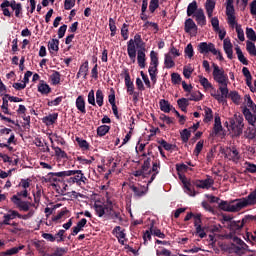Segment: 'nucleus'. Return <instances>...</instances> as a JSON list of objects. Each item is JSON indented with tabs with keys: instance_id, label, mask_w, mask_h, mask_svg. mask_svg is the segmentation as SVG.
<instances>
[{
	"instance_id": "nucleus-4",
	"label": "nucleus",
	"mask_w": 256,
	"mask_h": 256,
	"mask_svg": "<svg viewBox=\"0 0 256 256\" xmlns=\"http://www.w3.org/2000/svg\"><path fill=\"white\" fill-rule=\"evenodd\" d=\"M198 51L199 53H201V55H207V53H213L214 55H217V49L215 48V44L213 43H199Z\"/></svg>"
},
{
	"instance_id": "nucleus-2",
	"label": "nucleus",
	"mask_w": 256,
	"mask_h": 256,
	"mask_svg": "<svg viewBox=\"0 0 256 256\" xmlns=\"http://www.w3.org/2000/svg\"><path fill=\"white\" fill-rule=\"evenodd\" d=\"M8 7H11L12 11L15 12V17L18 19L23 17V6L21 3H17L15 0H3L0 4V9L4 17H11V11H9Z\"/></svg>"
},
{
	"instance_id": "nucleus-6",
	"label": "nucleus",
	"mask_w": 256,
	"mask_h": 256,
	"mask_svg": "<svg viewBox=\"0 0 256 256\" xmlns=\"http://www.w3.org/2000/svg\"><path fill=\"white\" fill-rule=\"evenodd\" d=\"M194 17H195L198 25H200L201 27L207 25V19L205 18V12L203 11L202 8H199L196 11V13L194 14Z\"/></svg>"
},
{
	"instance_id": "nucleus-44",
	"label": "nucleus",
	"mask_w": 256,
	"mask_h": 256,
	"mask_svg": "<svg viewBox=\"0 0 256 256\" xmlns=\"http://www.w3.org/2000/svg\"><path fill=\"white\" fill-rule=\"evenodd\" d=\"M177 105H178L179 109H181V107H189V99L180 98L177 100Z\"/></svg>"
},
{
	"instance_id": "nucleus-40",
	"label": "nucleus",
	"mask_w": 256,
	"mask_h": 256,
	"mask_svg": "<svg viewBox=\"0 0 256 256\" xmlns=\"http://www.w3.org/2000/svg\"><path fill=\"white\" fill-rule=\"evenodd\" d=\"M247 106L253 111L254 115L256 113V103L253 102V100L251 99V96H247Z\"/></svg>"
},
{
	"instance_id": "nucleus-13",
	"label": "nucleus",
	"mask_w": 256,
	"mask_h": 256,
	"mask_svg": "<svg viewBox=\"0 0 256 256\" xmlns=\"http://www.w3.org/2000/svg\"><path fill=\"white\" fill-rule=\"evenodd\" d=\"M38 91L42 95H49V93H51V87L49 86V84L45 83L44 80H41L38 84Z\"/></svg>"
},
{
	"instance_id": "nucleus-46",
	"label": "nucleus",
	"mask_w": 256,
	"mask_h": 256,
	"mask_svg": "<svg viewBox=\"0 0 256 256\" xmlns=\"http://www.w3.org/2000/svg\"><path fill=\"white\" fill-rule=\"evenodd\" d=\"M167 55H173V57H181V53L179 52V50H177V48H175V46H173V44L170 47L169 53Z\"/></svg>"
},
{
	"instance_id": "nucleus-49",
	"label": "nucleus",
	"mask_w": 256,
	"mask_h": 256,
	"mask_svg": "<svg viewBox=\"0 0 256 256\" xmlns=\"http://www.w3.org/2000/svg\"><path fill=\"white\" fill-rule=\"evenodd\" d=\"M211 25H212L214 31H219V29H220L219 28V18L213 17L211 19Z\"/></svg>"
},
{
	"instance_id": "nucleus-56",
	"label": "nucleus",
	"mask_w": 256,
	"mask_h": 256,
	"mask_svg": "<svg viewBox=\"0 0 256 256\" xmlns=\"http://www.w3.org/2000/svg\"><path fill=\"white\" fill-rule=\"evenodd\" d=\"M19 39L15 38L13 41H12V51L13 53H17V51H19Z\"/></svg>"
},
{
	"instance_id": "nucleus-64",
	"label": "nucleus",
	"mask_w": 256,
	"mask_h": 256,
	"mask_svg": "<svg viewBox=\"0 0 256 256\" xmlns=\"http://www.w3.org/2000/svg\"><path fill=\"white\" fill-rule=\"evenodd\" d=\"M32 75H33V72H31V71H27L24 74L23 83H25V85H27V83H29V77H31Z\"/></svg>"
},
{
	"instance_id": "nucleus-16",
	"label": "nucleus",
	"mask_w": 256,
	"mask_h": 256,
	"mask_svg": "<svg viewBox=\"0 0 256 256\" xmlns=\"http://www.w3.org/2000/svg\"><path fill=\"white\" fill-rule=\"evenodd\" d=\"M59 117L58 113H52L48 116L43 118V123H45L47 126L53 125L55 121H57V118Z\"/></svg>"
},
{
	"instance_id": "nucleus-29",
	"label": "nucleus",
	"mask_w": 256,
	"mask_h": 256,
	"mask_svg": "<svg viewBox=\"0 0 256 256\" xmlns=\"http://www.w3.org/2000/svg\"><path fill=\"white\" fill-rule=\"evenodd\" d=\"M184 53L189 59H192V57L195 55V51L193 50V44L189 43L185 47Z\"/></svg>"
},
{
	"instance_id": "nucleus-62",
	"label": "nucleus",
	"mask_w": 256,
	"mask_h": 256,
	"mask_svg": "<svg viewBox=\"0 0 256 256\" xmlns=\"http://www.w3.org/2000/svg\"><path fill=\"white\" fill-rule=\"evenodd\" d=\"M226 15H235V6H226Z\"/></svg>"
},
{
	"instance_id": "nucleus-59",
	"label": "nucleus",
	"mask_w": 256,
	"mask_h": 256,
	"mask_svg": "<svg viewBox=\"0 0 256 256\" xmlns=\"http://www.w3.org/2000/svg\"><path fill=\"white\" fill-rule=\"evenodd\" d=\"M182 87L186 93H191V91L193 90V86L191 84L188 85L185 81H182Z\"/></svg>"
},
{
	"instance_id": "nucleus-20",
	"label": "nucleus",
	"mask_w": 256,
	"mask_h": 256,
	"mask_svg": "<svg viewBox=\"0 0 256 256\" xmlns=\"http://www.w3.org/2000/svg\"><path fill=\"white\" fill-rule=\"evenodd\" d=\"M246 51H248L251 57H256V46L255 42H251L249 40L246 41Z\"/></svg>"
},
{
	"instance_id": "nucleus-26",
	"label": "nucleus",
	"mask_w": 256,
	"mask_h": 256,
	"mask_svg": "<svg viewBox=\"0 0 256 256\" xmlns=\"http://www.w3.org/2000/svg\"><path fill=\"white\" fill-rule=\"evenodd\" d=\"M246 37L247 39H249V41L255 43L256 41V33L255 30H253V28H246Z\"/></svg>"
},
{
	"instance_id": "nucleus-42",
	"label": "nucleus",
	"mask_w": 256,
	"mask_h": 256,
	"mask_svg": "<svg viewBox=\"0 0 256 256\" xmlns=\"http://www.w3.org/2000/svg\"><path fill=\"white\" fill-rule=\"evenodd\" d=\"M75 1L76 0H65L64 1V9L66 11H70V9H73V7H75Z\"/></svg>"
},
{
	"instance_id": "nucleus-19",
	"label": "nucleus",
	"mask_w": 256,
	"mask_h": 256,
	"mask_svg": "<svg viewBox=\"0 0 256 256\" xmlns=\"http://www.w3.org/2000/svg\"><path fill=\"white\" fill-rule=\"evenodd\" d=\"M227 97H229L231 99V101H233V103L235 105H240L241 104V95H239V92L237 91H231Z\"/></svg>"
},
{
	"instance_id": "nucleus-63",
	"label": "nucleus",
	"mask_w": 256,
	"mask_h": 256,
	"mask_svg": "<svg viewBox=\"0 0 256 256\" xmlns=\"http://www.w3.org/2000/svg\"><path fill=\"white\" fill-rule=\"evenodd\" d=\"M250 13L251 15H256V0L250 3Z\"/></svg>"
},
{
	"instance_id": "nucleus-7",
	"label": "nucleus",
	"mask_w": 256,
	"mask_h": 256,
	"mask_svg": "<svg viewBox=\"0 0 256 256\" xmlns=\"http://www.w3.org/2000/svg\"><path fill=\"white\" fill-rule=\"evenodd\" d=\"M243 115L246 121H248L249 125H252V127H256V116L255 114L251 113V110H249V108L245 107L243 109Z\"/></svg>"
},
{
	"instance_id": "nucleus-11",
	"label": "nucleus",
	"mask_w": 256,
	"mask_h": 256,
	"mask_svg": "<svg viewBox=\"0 0 256 256\" xmlns=\"http://www.w3.org/2000/svg\"><path fill=\"white\" fill-rule=\"evenodd\" d=\"M157 67H159V56H158L157 52L152 50L150 52V66H149V68L157 69Z\"/></svg>"
},
{
	"instance_id": "nucleus-53",
	"label": "nucleus",
	"mask_w": 256,
	"mask_h": 256,
	"mask_svg": "<svg viewBox=\"0 0 256 256\" xmlns=\"http://www.w3.org/2000/svg\"><path fill=\"white\" fill-rule=\"evenodd\" d=\"M12 87H13L14 89H16V91H22V89H25V87H27V84H25L24 82H23V83H18V82H16V83H14V84L12 85Z\"/></svg>"
},
{
	"instance_id": "nucleus-27",
	"label": "nucleus",
	"mask_w": 256,
	"mask_h": 256,
	"mask_svg": "<svg viewBox=\"0 0 256 256\" xmlns=\"http://www.w3.org/2000/svg\"><path fill=\"white\" fill-rule=\"evenodd\" d=\"M199 79L200 84L202 85V87H204V89H214L213 84H211L207 78L199 76Z\"/></svg>"
},
{
	"instance_id": "nucleus-31",
	"label": "nucleus",
	"mask_w": 256,
	"mask_h": 256,
	"mask_svg": "<svg viewBox=\"0 0 256 256\" xmlns=\"http://www.w3.org/2000/svg\"><path fill=\"white\" fill-rule=\"evenodd\" d=\"M48 49L52 51H59V39H52L48 43Z\"/></svg>"
},
{
	"instance_id": "nucleus-5",
	"label": "nucleus",
	"mask_w": 256,
	"mask_h": 256,
	"mask_svg": "<svg viewBox=\"0 0 256 256\" xmlns=\"http://www.w3.org/2000/svg\"><path fill=\"white\" fill-rule=\"evenodd\" d=\"M229 125L231 129H243V127H245V124H243L242 116L237 115H235L233 119L229 120Z\"/></svg>"
},
{
	"instance_id": "nucleus-52",
	"label": "nucleus",
	"mask_w": 256,
	"mask_h": 256,
	"mask_svg": "<svg viewBox=\"0 0 256 256\" xmlns=\"http://www.w3.org/2000/svg\"><path fill=\"white\" fill-rule=\"evenodd\" d=\"M98 65L95 64L91 70V77L92 79H99V70L97 69Z\"/></svg>"
},
{
	"instance_id": "nucleus-3",
	"label": "nucleus",
	"mask_w": 256,
	"mask_h": 256,
	"mask_svg": "<svg viewBox=\"0 0 256 256\" xmlns=\"http://www.w3.org/2000/svg\"><path fill=\"white\" fill-rule=\"evenodd\" d=\"M143 41V38H141L140 34H136L134 36V39H130L127 42V53L129 59L132 61V63H135L137 59V48L135 47L136 43H141Z\"/></svg>"
},
{
	"instance_id": "nucleus-60",
	"label": "nucleus",
	"mask_w": 256,
	"mask_h": 256,
	"mask_svg": "<svg viewBox=\"0 0 256 256\" xmlns=\"http://www.w3.org/2000/svg\"><path fill=\"white\" fill-rule=\"evenodd\" d=\"M77 29H79V22H74L70 27H69V33H76Z\"/></svg>"
},
{
	"instance_id": "nucleus-1",
	"label": "nucleus",
	"mask_w": 256,
	"mask_h": 256,
	"mask_svg": "<svg viewBox=\"0 0 256 256\" xmlns=\"http://www.w3.org/2000/svg\"><path fill=\"white\" fill-rule=\"evenodd\" d=\"M213 67V77L214 81L218 83L219 91L221 94L217 93L215 90L211 92V97H214L218 103H225V99H227V95H229V88H227V81H229V76L225 74V70L223 68H219V66L215 63L212 64Z\"/></svg>"
},
{
	"instance_id": "nucleus-55",
	"label": "nucleus",
	"mask_w": 256,
	"mask_h": 256,
	"mask_svg": "<svg viewBox=\"0 0 256 256\" xmlns=\"http://www.w3.org/2000/svg\"><path fill=\"white\" fill-rule=\"evenodd\" d=\"M0 95L3 97V95H7V86L3 83V81L0 79Z\"/></svg>"
},
{
	"instance_id": "nucleus-47",
	"label": "nucleus",
	"mask_w": 256,
	"mask_h": 256,
	"mask_svg": "<svg viewBox=\"0 0 256 256\" xmlns=\"http://www.w3.org/2000/svg\"><path fill=\"white\" fill-rule=\"evenodd\" d=\"M227 17H228V24L230 25V27H232V29L233 27H237L238 24H237V21L235 20L236 19L235 14L229 15Z\"/></svg>"
},
{
	"instance_id": "nucleus-24",
	"label": "nucleus",
	"mask_w": 256,
	"mask_h": 256,
	"mask_svg": "<svg viewBox=\"0 0 256 256\" xmlns=\"http://www.w3.org/2000/svg\"><path fill=\"white\" fill-rule=\"evenodd\" d=\"M109 29L111 31L110 37H115L117 35V25L113 18H109Z\"/></svg>"
},
{
	"instance_id": "nucleus-28",
	"label": "nucleus",
	"mask_w": 256,
	"mask_h": 256,
	"mask_svg": "<svg viewBox=\"0 0 256 256\" xmlns=\"http://www.w3.org/2000/svg\"><path fill=\"white\" fill-rule=\"evenodd\" d=\"M171 81L173 85H181V81H183V78H181V75L179 73L173 72L171 74Z\"/></svg>"
},
{
	"instance_id": "nucleus-45",
	"label": "nucleus",
	"mask_w": 256,
	"mask_h": 256,
	"mask_svg": "<svg viewBox=\"0 0 256 256\" xmlns=\"http://www.w3.org/2000/svg\"><path fill=\"white\" fill-rule=\"evenodd\" d=\"M65 33H67V24L60 26L58 29V38L63 39V37H65Z\"/></svg>"
},
{
	"instance_id": "nucleus-38",
	"label": "nucleus",
	"mask_w": 256,
	"mask_h": 256,
	"mask_svg": "<svg viewBox=\"0 0 256 256\" xmlns=\"http://www.w3.org/2000/svg\"><path fill=\"white\" fill-rule=\"evenodd\" d=\"M62 101H63V97L59 96L52 101H48L47 105L48 107H57V105H61Z\"/></svg>"
},
{
	"instance_id": "nucleus-39",
	"label": "nucleus",
	"mask_w": 256,
	"mask_h": 256,
	"mask_svg": "<svg viewBox=\"0 0 256 256\" xmlns=\"http://www.w3.org/2000/svg\"><path fill=\"white\" fill-rule=\"evenodd\" d=\"M213 119V110L211 108H206L205 109V118L204 121L206 123H209Z\"/></svg>"
},
{
	"instance_id": "nucleus-25",
	"label": "nucleus",
	"mask_w": 256,
	"mask_h": 256,
	"mask_svg": "<svg viewBox=\"0 0 256 256\" xmlns=\"http://www.w3.org/2000/svg\"><path fill=\"white\" fill-rule=\"evenodd\" d=\"M1 109L5 115H11V112H9V100L5 96L2 98Z\"/></svg>"
},
{
	"instance_id": "nucleus-36",
	"label": "nucleus",
	"mask_w": 256,
	"mask_h": 256,
	"mask_svg": "<svg viewBox=\"0 0 256 256\" xmlns=\"http://www.w3.org/2000/svg\"><path fill=\"white\" fill-rule=\"evenodd\" d=\"M159 9V0H150L149 11L155 13V10Z\"/></svg>"
},
{
	"instance_id": "nucleus-48",
	"label": "nucleus",
	"mask_w": 256,
	"mask_h": 256,
	"mask_svg": "<svg viewBox=\"0 0 256 256\" xmlns=\"http://www.w3.org/2000/svg\"><path fill=\"white\" fill-rule=\"evenodd\" d=\"M124 81H125L126 87H131V86L135 85V84H133V81H131V75H129V72L125 73Z\"/></svg>"
},
{
	"instance_id": "nucleus-17",
	"label": "nucleus",
	"mask_w": 256,
	"mask_h": 256,
	"mask_svg": "<svg viewBox=\"0 0 256 256\" xmlns=\"http://www.w3.org/2000/svg\"><path fill=\"white\" fill-rule=\"evenodd\" d=\"M235 51L240 63H242V65H249V60H247V58H245V55H243V51L241 50V47L237 46L235 48Z\"/></svg>"
},
{
	"instance_id": "nucleus-41",
	"label": "nucleus",
	"mask_w": 256,
	"mask_h": 256,
	"mask_svg": "<svg viewBox=\"0 0 256 256\" xmlns=\"http://www.w3.org/2000/svg\"><path fill=\"white\" fill-rule=\"evenodd\" d=\"M4 97H7L8 101H10L11 103H21L23 101V98L11 96L9 94H4Z\"/></svg>"
},
{
	"instance_id": "nucleus-14",
	"label": "nucleus",
	"mask_w": 256,
	"mask_h": 256,
	"mask_svg": "<svg viewBox=\"0 0 256 256\" xmlns=\"http://www.w3.org/2000/svg\"><path fill=\"white\" fill-rule=\"evenodd\" d=\"M159 105L160 110L163 111V113H170V111L173 110V106L165 99H161Z\"/></svg>"
},
{
	"instance_id": "nucleus-9",
	"label": "nucleus",
	"mask_w": 256,
	"mask_h": 256,
	"mask_svg": "<svg viewBox=\"0 0 256 256\" xmlns=\"http://www.w3.org/2000/svg\"><path fill=\"white\" fill-rule=\"evenodd\" d=\"M147 58L145 55V51L138 50L137 51V63L140 69H145Z\"/></svg>"
},
{
	"instance_id": "nucleus-61",
	"label": "nucleus",
	"mask_w": 256,
	"mask_h": 256,
	"mask_svg": "<svg viewBox=\"0 0 256 256\" xmlns=\"http://www.w3.org/2000/svg\"><path fill=\"white\" fill-rule=\"evenodd\" d=\"M242 73L246 79H251L253 76L251 75V72L249 71V68L243 67Z\"/></svg>"
},
{
	"instance_id": "nucleus-8",
	"label": "nucleus",
	"mask_w": 256,
	"mask_h": 256,
	"mask_svg": "<svg viewBox=\"0 0 256 256\" xmlns=\"http://www.w3.org/2000/svg\"><path fill=\"white\" fill-rule=\"evenodd\" d=\"M86 102L85 97L83 95H80L76 98V109L82 113V115H85L87 113V109L85 108Z\"/></svg>"
},
{
	"instance_id": "nucleus-51",
	"label": "nucleus",
	"mask_w": 256,
	"mask_h": 256,
	"mask_svg": "<svg viewBox=\"0 0 256 256\" xmlns=\"http://www.w3.org/2000/svg\"><path fill=\"white\" fill-rule=\"evenodd\" d=\"M160 119H162V121H164V123H167L168 125H171V123H173V121H175V118L169 117L167 115L162 114L160 116Z\"/></svg>"
},
{
	"instance_id": "nucleus-34",
	"label": "nucleus",
	"mask_w": 256,
	"mask_h": 256,
	"mask_svg": "<svg viewBox=\"0 0 256 256\" xmlns=\"http://www.w3.org/2000/svg\"><path fill=\"white\" fill-rule=\"evenodd\" d=\"M79 72L87 77V73L89 72V61H85L79 68Z\"/></svg>"
},
{
	"instance_id": "nucleus-15",
	"label": "nucleus",
	"mask_w": 256,
	"mask_h": 256,
	"mask_svg": "<svg viewBox=\"0 0 256 256\" xmlns=\"http://www.w3.org/2000/svg\"><path fill=\"white\" fill-rule=\"evenodd\" d=\"M205 9L209 19H211L213 17V11H215V1L206 0Z\"/></svg>"
},
{
	"instance_id": "nucleus-30",
	"label": "nucleus",
	"mask_w": 256,
	"mask_h": 256,
	"mask_svg": "<svg viewBox=\"0 0 256 256\" xmlns=\"http://www.w3.org/2000/svg\"><path fill=\"white\" fill-rule=\"evenodd\" d=\"M235 29H236V33L238 35L239 41H245V32L243 31L241 24H236Z\"/></svg>"
},
{
	"instance_id": "nucleus-35",
	"label": "nucleus",
	"mask_w": 256,
	"mask_h": 256,
	"mask_svg": "<svg viewBox=\"0 0 256 256\" xmlns=\"http://www.w3.org/2000/svg\"><path fill=\"white\" fill-rule=\"evenodd\" d=\"M88 103L89 105H93V107L97 106V103L95 102V90H90L88 93Z\"/></svg>"
},
{
	"instance_id": "nucleus-54",
	"label": "nucleus",
	"mask_w": 256,
	"mask_h": 256,
	"mask_svg": "<svg viewBox=\"0 0 256 256\" xmlns=\"http://www.w3.org/2000/svg\"><path fill=\"white\" fill-rule=\"evenodd\" d=\"M136 86L138 91H145V85L143 84V80H141V78L136 79Z\"/></svg>"
},
{
	"instance_id": "nucleus-32",
	"label": "nucleus",
	"mask_w": 256,
	"mask_h": 256,
	"mask_svg": "<svg viewBox=\"0 0 256 256\" xmlns=\"http://www.w3.org/2000/svg\"><path fill=\"white\" fill-rule=\"evenodd\" d=\"M121 35L124 39V41H127L129 39V24H123L121 28Z\"/></svg>"
},
{
	"instance_id": "nucleus-10",
	"label": "nucleus",
	"mask_w": 256,
	"mask_h": 256,
	"mask_svg": "<svg viewBox=\"0 0 256 256\" xmlns=\"http://www.w3.org/2000/svg\"><path fill=\"white\" fill-rule=\"evenodd\" d=\"M184 30H185V33H191V31H197V24H195V21H193V19L188 18L185 21Z\"/></svg>"
},
{
	"instance_id": "nucleus-21",
	"label": "nucleus",
	"mask_w": 256,
	"mask_h": 256,
	"mask_svg": "<svg viewBox=\"0 0 256 256\" xmlns=\"http://www.w3.org/2000/svg\"><path fill=\"white\" fill-rule=\"evenodd\" d=\"M52 85H59L61 83V73L59 71H53L50 75Z\"/></svg>"
},
{
	"instance_id": "nucleus-50",
	"label": "nucleus",
	"mask_w": 256,
	"mask_h": 256,
	"mask_svg": "<svg viewBox=\"0 0 256 256\" xmlns=\"http://www.w3.org/2000/svg\"><path fill=\"white\" fill-rule=\"evenodd\" d=\"M193 74V69L192 68H187L184 67L183 69V75L186 79H191V75Z\"/></svg>"
},
{
	"instance_id": "nucleus-58",
	"label": "nucleus",
	"mask_w": 256,
	"mask_h": 256,
	"mask_svg": "<svg viewBox=\"0 0 256 256\" xmlns=\"http://www.w3.org/2000/svg\"><path fill=\"white\" fill-rule=\"evenodd\" d=\"M147 25H150V27H153V29L156 31H159V25L155 22L146 21L143 27H147Z\"/></svg>"
},
{
	"instance_id": "nucleus-33",
	"label": "nucleus",
	"mask_w": 256,
	"mask_h": 256,
	"mask_svg": "<svg viewBox=\"0 0 256 256\" xmlns=\"http://www.w3.org/2000/svg\"><path fill=\"white\" fill-rule=\"evenodd\" d=\"M157 68H149L148 69V73L150 75V79L153 83V85H155V83H157Z\"/></svg>"
},
{
	"instance_id": "nucleus-23",
	"label": "nucleus",
	"mask_w": 256,
	"mask_h": 256,
	"mask_svg": "<svg viewBox=\"0 0 256 256\" xmlns=\"http://www.w3.org/2000/svg\"><path fill=\"white\" fill-rule=\"evenodd\" d=\"M104 99H105V94H103V90L98 89L96 91V103L98 107H103Z\"/></svg>"
},
{
	"instance_id": "nucleus-18",
	"label": "nucleus",
	"mask_w": 256,
	"mask_h": 256,
	"mask_svg": "<svg viewBox=\"0 0 256 256\" xmlns=\"http://www.w3.org/2000/svg\"><path fill=\"white\" fill-rule=\"evenodd\" d=\"M164 65L166 69H173V67H175V61L173 60L171 54L164 55Z\"/></svg>"
},
{
	"instance_id": "nucleus-37",
	"label": "nucleus",
	"mask_w": 256,
	"mask_h": 256,
	"mask_svg": "<svg viewBox=\"0 0 256 256\" xmlns=\"http://www.w3.org/2000/svg\"><path fill=\"white\" fill-rule=\"evenodd\" d=\"M203 94L201 92H193L190 94L188 101H201Z\"/></svg>"
},
{
	"instance_id": "nucleus-12",
	"label": "nucleus",
	"mask_w": 256,
	"mask_h": 256,
	"mask_svg": "<svg viewBox=\"0 0 256 256\" xmlns=\"http://www.w3.org/2000/svg\"><path fill=\"white\" fill-rule=\"evenodd\" d=\"M223 47L228 59H233V44L231 43V41H227V39H225Z\"/></svg>"
},
{
	"instance_id": "nucleus-57",
	"label": "nucleus",
	"mask_w": 256,
	"mask_h": 256,
	"mask_svg": "<svg viewBox=\"0 0 256 256\" xmlns=\"http://www.w3.org/2000/svg\"><path fill=\"white\" fill-rule=\"evenodd\" d=\"M111 94L108 96V101L110 103V105H115V90H113V88H111Z\"/></svg>"
},
{
	"instance_id": "nucleus-43",
	"label": "nucleus",
	"mask_w": 256,
	"mask_h": 256,
	"mask_svg": "<svg viewBox=\"0 0 256 256\" xmlns=\"http://www.w3.org/2000/svg\"><path fill=\"white\" fill-rule=\"evenodd\" d=\"M213 129H223V126L221 125V117L219 114L215 115Z\"/></svg>"
},
{
	"instance_id": "nucleus-22",
	"label": "nucleus",
	"mask_w": 256,
	"mask_h": 256,
	"mask_svg": "<svg viewBox=\"0 0 256 256\" xmlns=\"http://www.w3.org/2000/svg\"><path fill=\"white\" fill-rule=\"evenodd\" d=\"M197 11H199V9H197V1L194 0L187 7V16L191 17V16L195 15L197 13Z\"/></svg>"
}]
</instances>
